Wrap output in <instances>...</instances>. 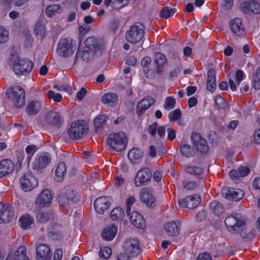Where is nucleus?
Wrapping results in <instances>:
<instances>
[{"instance_id": "62", "label": "nucleus", "mask_w": 260, "mask_h": 260, "mask_svg": "<svg viewBox=\"0 0 260 260\" xmlns=\"http://www.w3.org/2000/svg\"><path fill=\"white\" fill-rule=\"evenodd\" d=\"M238 171V173L242 177L246 176L250 173L249 169L246 167H241L239 168Z\"/></svg>"}, {"instance_id": "58", "label": "nucleus", "mask_w": 260, "mask_h": 260, "mask_svg": "<svg viewBox=\"0 0 260 260\" xmlns=\"http://www.w3.org/2000/svg\"><path fill=\"white\" fill-rule=\"evenodd\" d=\"M169 118L171 121H176L180 125L184 124V121L181 118V115H170Z\"/></svg>"}, {"instance_id": "33", "label": "nucleus", "mask_w": 260, "mask_h": 260, "mask_svg": "<svg viewBox=\"0 0 260 260\" xmlns=\"http://www.w3.org/2000/svg\"><path fill=\"white\" fill-rule=\"evenodd\" d=\"M45 120L50 124L60 127L63 122V117L60 115H46Z\"/></svg>"}, {"instance_id": "15", "label": "nucleus", "mask_w": 260, "mask_h": 260, "mask_svg": "<svg viewBox=\"0 0 260 260\" xmlns=\"http://www.w3.org/2000/svg\"><path fill=\"white\" fill-rule=\"evenodd\" d=\"M222 196L229 200L238 201L244 195L242 190L238 188L224 187L222 190Z\"/></svg>"}, {"instance_id": "34", "label": "nucleus", "mask_w": 260, "mask_h": 260, "mask_svg": "<svg viewBox=\"0 0 260 260\" xmlns=\"http://www.w3.org/2000/svg\"><path fill=\"white\" fill-rule=\"evenodd\" d=\"M67 172V167L66 164L63 162H60L58 164L55 170V180L61 182L64 177V175Z\"/></svg>"}, {"instance_id": "51", "label": "nucleus", "mask_w": 260, "mask_h": 260, "mask_svg": "<svg viewBox=\"0 0 260 260\" xmlns=\"http://www.w3.org/2000/svg\"><path fill=\"white\" fill-rule=\"evenodd\" d=\"M9 39V32L2 26H0V43H5Z\"/></svg>"}, {"instance_id": "40", "label": "nucleus", "mask_w": 260, "mask_h": 260, "mask_svg": "<svg viewBox=\"0 0 260 260\" xmlns=\"http://www.w3.org/2000/svg\"><path fill=\"white\" fill-rule=\"evenodd\" d=\"M181 154L185 157H190L193 156L194 150L190 145L182 142L180 147Z\"/></svg>"}, {"instance_id": "38", "label": "nucleus", "mask_w": 260, "mask_h": 260, "mask_svg": "<svg viewBox=\"0 0 260 260\" xmlns=\"http://www.w3.org/2000/svg\"><path fill=\"white\" fill-rule=\"evenodd\" d=\"M210 210L215 215L219 216L224 211L223 205L216 200L213 201L210 205Z\"/></svg>"}, {"instance_id": "57", "label": "nucleus", "mask_w": 260, "mask_h": 260, "mask_svg": "<svg viewBox=\"0 0 260 260\" xmlns=\"http://www.w3.org/2000/svg\"><path fill=\"white\" fill-rule=\"evenodd\" d=\"M128 2V0H116L113 2L112 5L115 8L120 9L126 6Z\"/></svg>"}, {"instance_id": "16", "label": "nucleus", "mask_w": 260, "mask_h": 260, "mask_svg": "<svg viewBox=\"0 0 260 260\" xmlns=\"http://www.w3.org/2000/svg\"><path fill=\"white\" fill-rule=\"evenodd\" d=\"M14 217L13 208L8 204L0 203V223L9 222Z\"/></svg>"}, {"instance_id": "30", "label": "nucleus", "mask_w": 260, "mask_h": 260, "mask_svg": "<svg viewBox=\"0 0 260 260\" xmlns=\"http://www.w3.org/2000/svg\"><path fill=\"white\" fill-rule=\"evenodd\" d=\"M12 257V260H29L26 255V249L24 246H20L14 253L9 255Z\"/></svg>"}, {"instance_id": "29", "label": "nucleus", "mask_w": 260, "mask_h": 260, "mask_svg": "<svg viewBox=\"0 0 260 260\" xmlns=\"http://www.w3.org/2000/svg\"><path fill=\"white\" fill-rule=\"evenodd\" d=\"M216 85L215 71L214 69L210 68L207 73V89L213 92Z\"/></svg>"}, {"instance_id": "3", "label": "nucleus", "mask_w": 260, "mask_h": 260, "mask_svg": "<svg viewBox=\"0 0 260 260\" xmlns=\"http://www.w3.org/2000/svg\"><path fill=\"white\" fill-rule=\"evenodd\" d=\"M88 131L89 125L86 121L76 120L71 124L68 134L71 139L77 140L86 136Z\"/></svg>"}, {"instance_id": "54", "label": "nucleus", "mask_w": 260, "mask_h": 260, "mask_svg": "<svg viewBox=\"0 0 260 260\" xmlns=\"http://www.w3.org/2000/svg\"><path fill=\"white\" fill-rule=\"evenodd\" d=\"M48 99L53 100L55 102H60L62 100V95L60 93H55L52 90H49L47 93Z\"/></svg>"}, {"instance_id": "4", "label": "nucleus", "mask_w": 260, "mask_h": 260, "mask_svg": "<svg viewBox=\"0 0 260 260\" xmlns=\"http://www.w3.org/2000/svg\"><path fill=\"white\" fill-rule=\"evenodd\" d=\"M128 142L127 136L123 132L112 133L109 134L107 143L110 147L117 152L124 150Z\"/></svg>"}, {"instance_id": "14", "label": "nucleus", "mask_w": 260, "mask_h": 260, "mask_svg": "<svg viewBox=\"0 0 260 260\" xmlns=\"http://www.w3.org/2000/svg\"><path fill=\"white\" fill-rule=\"evenodd\" d=\"M230 27L233 34L237 37H243L246 34L245 26L240 18H235L231 20Z\"/></svg>"}, {"instance_id": "26", "label": "nucleus", "mask_w": 260, "mask_h": 260, "mask_svg": "<svg viewBox=\"0 0 260 260\" xmlns=\"http://www.w3.org/2000/svg\"><path fill=\"white\" fill-rule=\"evenodd\" d=\"M101 102L105 105L109 106H115L118 102V96L115 93L108 92L102 96Z\"/></svg>"}, {"instance_id": "8", "label": "nucleus", "mask_w": 260, "mask_h": 260, "mask_svg": "<svg viewBox=\"0 0 260 260\" xmlns=\"http://www.w3.org/2000/svg\"><path fill=\"white\" fill-rule=\"evenodd\" d=\"M124 253L130 257H136L141 253L140 242L137 239L127 240L123 245Z\"/></svg>"}, {"instance_id": "12", "label": "nucleus", "mask_w": 260, "mask_h": 260, "mask_svg": "<svg viewBox=\"0 0 260 260\" xmlns=\"http://www.w3.org/2000/svg\"><path fill=\"white\" fill-rule=\"evenodd\" d=\"M81 43L85 49L94 52L103 50L106 47V43L104 41L100 40L97 41L96 39L92 37L87 38L83 43L81 42Z\"/></svg>"}, {"instance_id": "49", "label": "nucleus", "mask_w": 260, "mask_h": 260, "mask_svg": "<svg viewBox=\"0 0 260 260\" xmlns=\"http://www.w3.org/2000/svg\"><path fill=\"white\" fill-rule=\"evenodd\" d=\"M37 147L35 145H30L27 146L26 148V152L28 154L27 157L26 158V161L27 162V165H29L30 159L33 155V154L37 151Z\"/></svg>"}, {"instance_id": "41", "label": "nucleus", "mask_w": 260, "mask_h": 260, "mask_svg": "<svg viewBox=\"0 0 260 260\" xmlns=\"http://www.w3.org/2000/svg\"><path fill=\"white\" fill-rule=\"evenodd\" d=\"M41 103L38 101H31L27 106V111L29 114H37L41 110Z\"/></svg>"}, {"instance_id": "36", "label": "nucleus", "mask_w": 260, "mask_h": 260, "mask_svg": "<svg viewBox=\"0 0 260 260\" xmlns=\"http://www.w3.org/2000/svg\"><path fill=\"white\" fill-rule=\"evenodd\" d=\"M141 200L147 206L154 207L155 206V199L150 193L143 192L141 193Z\"/></svg>"}, {"instance_id": "24", "label": "nucleus", "mask_w": 260, "mask_h": 260, "mask_svg": "<svg viewBox=\"0 0 260 260\" xmlns=\"http://www.w3.org/2000/svg\"><path fill=\"white\" fill-rule=\"evenodd\" d=\"M129 219L132 224L139 229H143L145 226V220L142 215L136 211L129 214Z\"/></svg>"}, {"instance_id": "25", "label": "nucleus", "mask_w": 260, "mask_h": 260, "mask_svg": "<svg viewBox=\"0 0 260 260\" xmlns=\"http://www.w3.org/2000/svg\"><path fill=\"white\" fill-rule=\"evenodd\" d=\"M155 103V100L151 98L147 97L141 100L137 104V111L140 114L144 113Z\"/></svg>"}, {"instance_id": "6", "label": "nucleus", "mask_w": 260, "mask_h": 260, "mask_svg": "<svg viewBox=\"0 0 260 260\" xmlns=\"http://www.w3.org/2000/svg\"><path fill=\"white\" fill-rule=\"evenodd\" d=\"M6 94L7 97L13 102L15 107L19 108L24 104L25 92L21 87L16 86L9 88Z\"/></svg>"}, {"instance_id": "18", "label": "nucleus", "mask_w": 260, "mask_h": 260, "mask_svg": "<svg viewBox=\"0 0 260 260\" xmlns=\"http://www.w3.org/2000/svg\"><path fill=\"white\" fill-rule=\"evenodd\" d=\"M201 201V198L197 195L189 196L182 200L178 201V204L181 208L187 207L193 209L197 207Z\"/></svg>"}, {"instance_id": "20", "label": "nucleus", "mask_w": 260, "mask_h": 260, "mask_svg": "<svg viewBox=\"0 0 260 260\" xmlns=\"http://www.w3.org/2000/svg\"><path fill=\"white\" fill-rule=\"evenodd\" d=\"M38 260H50L52 256L51 249L46 244H40L36 247Z\"/></svg>"}, {"instance_id": "21", "label": "nucleus", "mask_w": 260, "mask_h": 260, "mask_svg": "<svg viewBox=\"0 0 260 260\" xmlns=\"http://www.w3.org/2000/svg\"><path fill=\"white\" fill-rule=\"evenodd\" d=\"M110 205V201L106 197H102L96 199L94 202V209L96 212L100 214H104Z\"/></svg>"}, {"instance_id": "48", "label": "nucleus", "mask_w": 260, "mask_h": 260, "mask_svg": "<svg viewBox=\"0 0 260 260\" xmlns=\"http://www.w3.org/2000/svg\"><path fill=\"white\" fill-rule=\"evenodd\" d=\"M36 35L40 38L43 37L46 32V29L44 25L41 23H37L35 29Z\"/></svg>"}, {"instance_id": "53", "label": "nucleus", "mask_w": 260, "mask_h": 260, "mask_svg": "<svg viewBox=\"0 0 260 260\" xmlns=\"http://www.w3.org/2000/svg\"><path fill=\"white\" fill-rule=\"evenodd\" d=\"M58 201L60 205L63 207L68 206L71 204L66 193L58 196Z\"/></svg>"}, {"instance_id": "19", "label": "nucleus", "mask_w": 260, "mask_h": 260, "mask_svg": "<svg viewBox=\"0 0 260 260\" xmlns=\"http://www.w3.org/2000/svg\"><path fill=\"white\" fill-rule=\"evenodd\" d=\"M242 11L247 14L260 13V4L257 0H249L241 4Z\"/></svg>"}, {"instance_id": "32", "label": "nucleus", "mask_w": 260, "mask_h": 260, "mask_svg": "<svg viewBox=\"0 0 260 260\" xmlns=\"http://www.w3.org/2000/svg\"><path fill=\"white\" fill-rule=\"evenodd\" d=\"M54 216V213L51 211H41L37 213L36 218L39 222L44 223L52 219Z\"/></svg>"}, {"instance_id": "64", "label": "nucleus", "mask_w": 260, "mask_h": 260, "mask_svg": "<svg viewBox=\"0 0 260 260\" xmlns=\"http://www.w3.org/2000/svg\"><path fill=\"white\" fill-rule=\"evenodd\" d=\"M196 260H212V257L209 253L205 252L199 254Z\"/></svg>"}, {"instance_id": "63", "label": "nucleus", "mask_w": 260, "mask_h": 260, "mask_svg": "<svg viewBox=\"0 0 260 260\" xmlns=\"http://www.w3.org/2000/svg\"><path fill=\"white\" fill-rule=\"evenodd\" d=\"M157 127V123L156 122H153L152 124L149 126L148 132L152 136L154 137L155 136Z\"/></svg>"}, {"instance_id": "28", "label": "nucleus", "mask_w": 260, "mask_h": 260, "mask_svg": "<svg viewBox=\"0 0 260 260\" xmlns=\"http://www.w3.org/2000/svg\"><path fill=\"white\" fill-rule=\"evenodd\" d=\"M143 152L139 148H132L128 153V157L133 164H138L142 159Z\"/></svg>"}, {"instance_id": "1", "label": "nucleus", "mask_w": 260, "mask_h": 260, "mask_svg": "<svg viewBox=\"0 0 260 260\" xmlns=\"http://www.w3.org/2000/svg\"><path fill=\"white\" fill-rule=\"evenodd\" d=\"M224 223L229 232L233 234L240 233L241 237L245 240H250L254 236L252 230L248 231L245 228V217L240 213L228 215L224 219Z\"/></svg>"}, {"instance_id": "60", "label": "nucleus", "mask_w": 260, "mask_h": 260, "mask_svg": "<svg viewBox=\"0 0 260 260\" xmlns=\"http://www.w3.org/2000/svg\"><path fill=\"white\" fill-rule=\"evenodd\" d=\"M244 73L242 70H238L235 74L236 81L238 85H239L240 82L243 79Z\"/></svg>"}, {"instance_id": "45", "label": "nucleus", "mask_w": 260, "mask_h": 260, "mask_svg": "<svg viewBox=\"0 0 260 260\" xmlns=\"http://www.w3.org/2000/svg\"><path fill=\"white\" fill-rule=\"evenodd\" d=\"M253 86L256 90L260 89V68H257L253 74Z\"/></svg>"}, {"instance_id": "5", "label": "nucleus", "mask_w": 260, "mask_h": 260, "mask_svg": "<svg viewBox=\"0 0 260 260\" xmlns=\"http://www.w3.org/2000/svg\"><path fill=\"white\" fill-rule=\"evenodd\" d=\"M144 35V26L140 23H137L131 26L126 31L125 39L129 43L135 44L142 40Z\"/></svg>"}, {"instance_id": "7", "label": "nucleus", "mask_w": 260, "mask_h": 260, "mask_svg": "<svg viewBox=\"0 0 260 260\" xmlns=\"http://www.w3.org/2000/svg\"><path fill=\"white\" fill-rule=\"evenodd\" d=\"M75 49L76 43L74 41L68 39H63L59 42L57 52L60 56L68 57L73 54Z\"/></svg>"}, {"instance_id": "35", "label": "nucleus", "mask_w": 260, "mask_h": 260, "mask_svg": "<svg viewBox=\"0 0 260 260\" xmlns=\"http://www.w3.org/2000/svg\"><path fill=\"white\" fill-rule=\"evenodd\" d=\"M62 9L58 4H53L48 6L45 9V14L49 18H51L56 14L61 12Z\"/></svg>"}, {"instance_id": "37", "label": "nucleus", "mask_w": 260, "mask_h": 260, "mask_svg": "<svg viewBox=\"0 0 260 260\" xmlns=\"http://www.w3.org/2000/svg\"><path fill=\"white\" fill-rule=\"evenodd\" d=\"M91 51L90 50L85 49L83 47L81 42H80L76 55L78 58H81L84 61H87L90 56Z\"/></svg>"}, {"instance_id": "47", "label": "nucleus", "mask_w": 260, "mask_h": 260, "mask_svg": "<svg viewBox=\"0 0 260 260\" xmlns=\"http://www.w3.org/2000/svg\"><path fill=\"white\" fill-rule=\"evenodd\" d=\"M65 193H66L67 197L69 199L71 203H75L79 201L78 196L74 190L72 189H68Z\"/></svg>"}, {"instance_id": "27", "label": "nucleus", "mask_w": 260, "mask_h": 260, "mask_svg": "<svg viewBox=\"0 0 260 260\" xmlns=\"http://www.w3.org/2000/svg\"><path fill=\"white\" fill-rule=\"evenodd\" d=\"M117 229L113 224L108 225L103 231L102 236L103 238L106 241L112 240L116 236Z\"/></svg>"}, {"instance_id": "59", "label": "nucleus", "mask_w": 260, "mask_h": 260, "mask_svg": "<svg viewBox=\"0 0 260 260\" xmlns=\"http://www.w3.org/2000/svg\"><path fill=\"white\" fill-rule=\"evenodd\" d=\"M135 202V198L133 197H129L126 201V214L127 215H129V214L131 212V206L133 205V204Z\"/></svg>"}, {"instance_id": "31", "label": "nucleus", "mask_w": 260, "mask_h": 260, "mask_svg": "<svg viewBox=\"0 0 260 260\" xmlns=\"http://www.w3.org/2000/svg\"><path fill=\"white\" fill-rule=\"evenodd\" d=\"M154 58L156 71L158 73H160L167 62V58L164 54L159 52L155 54Z\"/></svg>"}, {"instance_id": "56", "label": "nucleus", "mask_w": 260, "mask_h": 260, "mask_svg": "<svg viewBox=\"0 0 260 260\" xmlns=\"http://www.w3.org/2000/svg\"><path fill=\"white\" fill-rule=\"evenodd\" d=\"M215 103L217 106L221 109H224L227 107V103L224 98L220 96H216L215 99Z\"/></svg>"}, {"instance_id": "9", "label": "nucleus", "mask_w": 260, "mask_h": 260, "mask_svg": "<svg viewBox=\"0 0 260 260\" xmlns=\"http://www.w3.org/2000/svg\"><path fill=\"white\" fill-rule=\"evenodd\" d=\"M21 188L24 191H29L38 184L37 179L31 173H25L20 179Z\"/></svg>"}, {"instance_id": "13", "label": "nucleus", "mask_w": 260, "mask_h": 260, "mask_svg": "<svg viewBox=\"0 0 260 260\" xmlns=\"http://www.w3.org/2000/svg\"><path fill=\"white\" fill-rule=\"evenodd\" d=\"M191 140L197 150L201 153H205L209 150L206 140L199 133H193L191 135Z\"/></svg>"}, {"instance_id": "42", "label": "nucleus", "mask_w": 260, "mask_h": 260, "mask_svg": "<svg viewBox=\"0 0 260 260\" xmlns=\"http://www.w3.org/2000/svg\"><path fill=\"white\" fill-rule=\"evenodd\" d=\"M184 170L188 174L194 176H199L203 173V169L197 166L186 165L184 167Z\"/></svg>"}, {"instance_id": "39", "label": "nucleus", "mask_w": 260, "mask_h": 260, "mask_svg": "<svg viewBox=\"0 0 260 260\" xmlns=\"http://www.w3.org/2000/svg\"><path fill=\"white\" fill-rule=\"evenodd\" d=\"M106 118V115H99L94 119L93 124L95 131L96 133L101 132L102 131L103 126L105 124Z\"/></svg>"}, {"instance_id": "10", "label": "nucleus", "mask_w": 260, "mask_h": 260, "mask_svg": "<svg viewBox=\"0 0 260 260\" xmlns=\"http://www.w3.org/2000/svg\"><path fill=\"white\" fill-rule=\"evenodd\" d=\"M152 177V171L149 168L140 169L137 173L135 178V185L140 187L147 184Z\"/></svg>"}, {"instance_id": "11", "label": "nucleus", "mask_w": 260, "mask_h": 260, "mask_svg": "<svg viewBox=\"0 0 260 260\" xmlns=\"http://www.w3.org/2000/svg\"><path fill=\"white\" fill-rule=\"evenodd\" d=\"M51 157L48 153H43L39 155L34 161L32 168L36 173L42 172L51 161Z\"/></svg>"}, {"instance_id": "2", "label": "nucleus", "mask_w": 260, "mask_h": 260, "mask_svg": "<svg viewBox=\"0 0 260 260\" xmlns=\"http://www.w3.org/2000/svg\"><path fill=\"white\" fill-rule=\"evenodd\" d=\"M8 63L16 75L26 76L32 70L33 63L27 59H20L17 53L12 54Z\"/></svg>"}, {"instance_id": "23", "label": "nucleus", "mask_w": 260, "mask_h": 260, "mask_svg": "<svg viewBox=\"0 0 260 260\" xmlns=\"http://www.w3.org/2000/svg\"><path fill=\"white\" fill-rule=\"evenodd\" d=\"M14 169V164L10 159H4L0 162V178L12 173Z\"/></svg>"}, {"instance_id": "52", "label": "nucleus", "mask_w": 260, "mask_h": 260, "mask_svg": "<svg viewBox=\"0 0 260 260\" xmlns=\"http://www.w3.org/2000/svg\"><path fill=\"white\" fill-rule=\"evenodd\" d=\"M111 249L109 247H105L101 248L99 252V256L101 258L107 259L111 256Z\"/></svg>"}, {"instance_id": "55", "label": "nucleus", "mask_w": 260, "mask_h": 260, "mask_svg": "<svg viewBox=\"0 0 260 260\" xmlns=\"http://www.w3.org/2000/svg\"><path fill=\"white\" fill-rule=\"evenodd\" d=\"M183 187L186 190H193L197 187V183L194 181H187L184 180L182 182Z\"/></svg>"}, {"instance_id": "61", "label": "nucleus", "mask_w": 260, "mask_h": 260, "mask_svg": "<svg viewBox=\"0 0 260 260\" xmlns=\"http://www.w3.org/2000/svg\"><path fill=\"white\" fill-rule=\"evenodd\" d=\"M24 156L25 154L23 152H18L17 153L16 157L17 161L16 162V165L18 166L19 168H20L22 166V161L24 159Z\"/></svg>"}, {"instance_id": "22", "label": "nucleus", "mask_w": 260, "mask_h": 260, "mask_svg": "<svg viewBox=\"0 0 260 260\" xmlns=\"http://www.w3.org/2000/svg\"><path fill=\"white\" fill-rule=\"evenodd\" d=\"M181 224L178 221H172L166 223L164 225V229L169 236L176 237L180 232Z\"/></svg>"}, {"instance_id": "43", "label": "nucleus", "mask_w": 260, "mask_h": 260, "mask_svg": "<svg viewBox=\"0 0 260 260\" xmlns=\"http://www.w3.org/2000/svg\"><path fill=\"white\" fill-rule=\"evenodd\" d=\"M21 227L24 229L28 228L33 223L34 219L30 216L26 215L22 216L19 219Z\"/></svg>"}, {"instance_id": "17", "label": "nucleus", "mask_w": 260, "mask_h": 260, "mask_svg": "<svg viewBox=\"0 0 260 260\" xmlns=\"http://www.w3.org/2000/svg\"><path fill=\"white\" fill-rule=\"evenodd\" d=\"M52 200V195L49 189L43 190L35 200V204L40 208L49 206Z\"/></svg>"}, {"instance_id": "50", "label": "nucleus", "mask_w": 260, "mask_h": 260, "mask_svg": "<svg viewBox=\"0 0 260 260\" xmlns=\"http://www.w3.org/2000/svg\"><path fill=\"white\" fill-rule=\"evenodd\" d=\"M175 104V99L172 96H169L166 99L164 107L166 109L170 110L174 108Z\"/></svg>"}, {"instance_id": "46", "label": "nucleus", "mask_w": 260, "mask_h": 260, "mask_svg": "<svg viewBox=\"0 0 260 260\" xmlns=\"http://www.w3.org/2000/svg\"><path fill=\"white\" fill-rule=\"evenodd\" d=\"M111 217L114 220L120 218L124 215V212L120 207H116L111 212Z\"/></svg>"}, {"instance_id": "44", "label": "nucleus", "mask_w": 260, "mask_h": 260, "mask_svg": "<svg viewBox=\"0 0 260 260\" xmlns=\"http://www.w3.org/2000/svg\"><path fill=\"white\" fill-rule=\"evenodd\" d=\"M176 12L175 9L167 7H164L160 12V16L162 18L167 19L173 16Z\"/></svg>"}]
</instances>
